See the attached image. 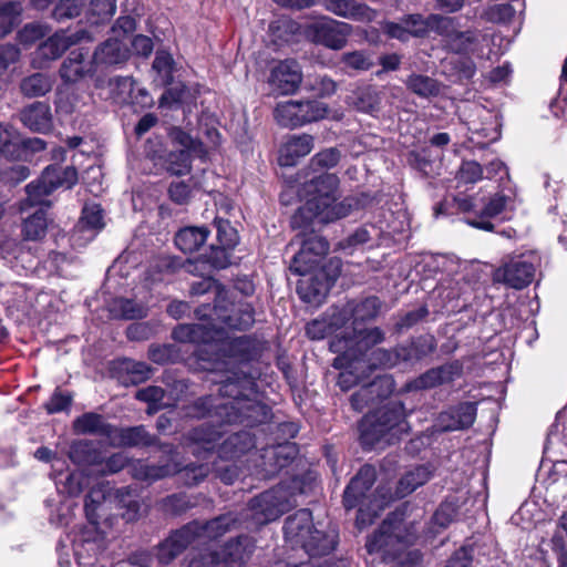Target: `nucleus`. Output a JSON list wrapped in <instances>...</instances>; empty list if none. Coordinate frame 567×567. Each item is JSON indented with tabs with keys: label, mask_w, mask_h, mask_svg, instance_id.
<instances>
[{
	"label": "nucleus",
	"mask_w": 567,
	"mask_h": 567,
	"mask_svg": "<svg viewBox=\"0 0 567 567\" xmlns=\"http://www.w3.org/2000/svg\"><path fill=\"white\" fill-rule=\"evenodd\" d=\"M22 123L31 131L44 133L52 124L50 107L45 103L35 102L20 114Z\"/></svg>",
	"instance_id": "72a5a7b5"
},
{
	"label": "nucleus",
	"mask_w": 567,
	"mask_h": 567,
	"mask_svg": "<svg viewBox=\"0 0 567 567\" xmlns=\"http://www.w3.org/2000/svg\"><path fill=\"white\" fill-rule=\"evenodd\" d=\"M116 11L115 0H91L87 9V22L97 25L109 21Z\"/></svg>",
	"instance_id": "49530a36"
},
{
	"label": "nucleus",
	"mask_w": 567,
	"mask_h": 567,
	"mask_svg": "<svg viewBox=\"0 0 567 567\" xmlns=\"http://www.w3.org/2000/svg\"><path fill=\"white\" fill-rule=\"evenodd\" d=\"M539 258L534 251L512 254L494 271V281L520 290L530 285L535 278Z\"/></svg>",
	"instance_id": "9d476101"
},
{
	"label": "nucleus",
	"mask_w": 567,
	"mask_h": 567,
	"mask_svg": "<svg viewBox=\"0 0 567 567\" xmlns=\"http://www.w3.org/2000/svg\"><path fill=\"white\" fill-rule=\"evenodd\" d=\"M340 157L339 150L334 147L326 148L312 156L311 166L318 169H329L339 163Z\"/></svg>",
	"instance_id": "e2e57ef3"
},
{
	"label": "nucleus",
	"mask_w": 567,
	"mask_h": 567,
	"mask_svg": "<svg viewBox=\"0 0 567 567\" xmlns=\"http://www.w3.org/2000/svg\"><path fill=\"white\" fill-rule=\"evenodd\" d=\"M330 285L313 280L312 278L302 279L298 284V293L307 302L319 303L329 290Z\"/></svg>",
	"instance_id": "09e8293b"
},
{
	"label": "nucleus",
	"mask_w": 567,
	"mask_h": 567,
	"mask_svg": "<svg viewBox=\"0 0 567 567\" xmlns=\"http://www.w3.org/2000/svg\"><path fill=\"white\" fill-rule=\"evenodd\" d=\"M302 80L301 70L296 61L286 60L278 63L270 73L268 83L279 95L293 94Z\"/></svg>",
	"instance_id": "6ab92c4d"
},
{
	"label": "nucleus",
	"mask_w": 567,
	"mask_h": 567,
	"mask_svg": "<svg viewBox=\"0 0 567 567\" xmlns=\"http://www.w3.org/2000/svg\"><path fill=\"white\" fill-rule=\"evenodd\" d=\"M228 328L225 323L218 321L215 340L208 347L199 351V368L210 372H225L226 378L218 381L220 385L230 378L236 382L237 378L247 375L243 371H237L236 365L247 362L252 357L254 344L251 340L246 337H238L234 339L225 338L224 330ZM229 329H233L229 327Z\"/></svg>",
	"instance_id": "7ed1b4c3"
},
{
	"label": "nucleus",
	"mask_w": 567,
	"mask_h": 567,
	"mask_svg": "<svg viewBox=\"0 0 567 567\" xmlns=\"http://www.w3.org/2000/svg\"><path fill=\"white\" fill-rule=\"evenodd\" d=\"M313 148V137L308 134L292 135L280 147L279 164L293 166Z\"/></svg>",
	"instance_id": "a878e982"
},
{
	"label": "nucleus",
	"mask_w": 567,
	"mask_h": 567,
	"mask_svg": "<svg viewBox=\"0 0 567 567\" xmlns=\"http://www.w3.org/2000/svg\"><path fill=\"white\" fill-rule=\"evenodd\" d=\"M110 312L114 318L125 320L140 319L146 316L144 306L124 298L114 299L110 305Z\"/></svg>",
	"instance_id": "a18cd8bd"
},
{
	"label": "nucleus",
	"mask_w": 567,
	"mask_h": 567,
	"mask_svg": "<svg viewBox=\"0 0 567 567\" xmlns=\"http://www.w3.org/2000/svg\"><path fill=\"white\" fill-rule=\"evenodd\" d=\"M339 178L334 174H322L303 185L308 197L306 203L292 215V228L307 224H328L346 217L353 207V199L337 202Z\"/></svg>",
	"instance_id": "f257e3e1"
},
{
	"label": "nucleus",
	"mask_w": 567,
	"mask_h": 567,
	"mask_svg": "<svg viewBox=\"0 0 567 567\" xmlns=\"http://www.w3.org/2000/svg\"><path fill=\"white\" fill-rule=\"evenodd\" d=\"M217 240L220 247L231 249L238 241L237 231L228 223L218 221Z\"/></svg>",
	"instance_id": "774afa93"
},
{
	"label": "nucleus",
	"mask_w": 567,
	"mask_h": 567,
	"mask_svg": "<svg viewBox=\"0 0 567 567\" xmlns=\"http://www.w3.org/2000/svg\"><path fill=\"white\" fill-rule=\"evenodd\" d=\"M168 136L174 145L181 146V151H187L189 154L194 153L203 155L204 150L202 143L190 136L188 133L179 127H173L169 130Z\"/></svg>",
	"instance_id": "603ef678"
},
{
	"label": "nucleus",
	"mask_w": 567,
	"mask_h": 567,
	"mask_svg": "<svg viewBox=\"0 0 567 567\" xmlns=\"http://www.w3.org/2000/svg\"><path fill=\"white\" fill-rule=\"evenodd\" d=\"M515 12L516 11L511 3H501L489 6L485 10L484 16L492 22H506L514 17Z\"/></svg>",
	"instance_id": "0e129e2a"
},
{
	"label": "nucleus",
	"mask_w": 567,
	"mask_h": 567,
	"mask_svg": "<svg viewBox=\"0 0 567 567\" xmlns=\"http://www.w3.org/2000/svg\"><path fill=\"white\" fill-rule=\"evenodd\" d=\"M221 553L217 548L193 549L185 558L186 567H216L223 564Z\"/></svg>",
	"instance_id": "37998d69"
},
{
	"label": "nucleus",
	"mask_w": 567,
	"mask_h": 567,
	"mask_svg": "<svg viewBox=\"0 0 567 567\" xmlns=\"http://www.w3.org/2000/svg\"><path fill=\"white\" fill-rule=\"evenodd\" d=\"M195 530V524H186L173 530L156 546V558L158 563L167 565L176 559L190 544L196 542Z\"/></svg>",
	"instance_id": "4468645a"
},
{
	"label": "nucleus",
	"mask_w": 567,
	"mask_h": 567,
	"mask_svg": "<svg viewBox=\"0 0 567 567\" xmlns=\"http://www.w3.org/2000/svg\"><path fill=\"white\" fill-rule=\"evenodd\" d=\"M341 63L346 69L355 71H367L373 66L371 56L362 51H353L342 54Z\"/></svg>",
	"instance_id": "13d9d810"
},
{
	"label": "nucleus",
	"mask_w": 567,
	"mask_h": 567,
	"mask_svg": "<svg viewBox=\"0 0 567 567\" xmlns=\"http://www.w3.org/2000/svg\"><path fill=\"white\" fill-rule=\"evenodd\" d=\"M255 543L249 536H239L225 544L220 549L223 564L241 565L252 554Z\"/></svg>",
	"instance_id": "473e14b6"
},
{
	"label": "nucleus",
	"mask_w": 567,
	"mask_h": 567,
	"mask_svg": "<svg viewBox=\"0 0 567 567\" xmlns=\"http://www.w3.org/2000/svg\"><path fill=\"white\" fill-rule=\"evenodd\" d=\"M73 429L84 433H103L107 436V431L109 429H112V426L105 424L102 416L94 413H87L79 417L76 422L73 423Z\"/></svg>",
	"instance_id": "864d4df0"
},
{
	"label": "nucleus",
	"mask_w": 567,
	"mask_h": 567,
	"mask_svg": "<svg viewBox=\"0 0 567 567\" xmlns=\"http://www.w3.org/2000/svg\"><path fill=\"white\" fill-rule=\"evenodd\" d=\"M343 342L342 340H332L330 347L333 352L339 353L333 361V367L341 370L338 384L341 390L347 391L368 377V365L367 360L359 359L352 348L343 350Z\"/></svg>",
	"instance_id": "ddd939ff"
},
{
	"label": "nucleus",
	"mask_w": 567,
	"mask_h": 567,
	"mask_svg": "<svg viewBox=\"0 0 567 567\" xmlns=\"http://www.w3.org/2000/svg\"><path fill=\"white\" fill-rule=\"evenodd\" d=\"M374 236L378 235V230L374 227H361L357 229L353 234H351L347 239L339 243L340 249H350L355 248L360 245H364L372 239V234Z\"/></svg>",
	"instance_id": "680f3d73"
},
{
	"label": "nucleus",
	"mask_w": 567,
	"mask_h": 567,
	"mask_svg": "<svg viewBox=\"0 0 567 567\" xmlns=\"http://www.w3.org/2000/svg\"><path fill=\"white\" fill-rule=\"evenodd\" d=\"M252 390V381L249 375L237 378L236 382L230 378L219 388L221 396L228 398L225 403L213 404L210 396L202 398L194 404V411L190 414L195 417H203L210 409L216 410L226 423H244L252 425L267 420L269 410L265 404L257 402L248 396L247 391Z\"/></svg>",
	"instance_id": "f03ea898"
},
{
	"label": "nucleus",
	"mask_w": 567,
	"mask_h": 567,
	"mask_svg": "<svg viewBox=\"0 0 567 567\" xmlns=\"http://www.w3.org/2000/svg\"><path fill=\"white\" fill-rule=\"evenodd\" d=\"M375 481V470L371 465H364L358 474L351 480L343 494V505L347 509L360 506L359 513L363 514V503L367 492L372 487Z\"/></svg>",
	"instance_id": "412c9836"
},
{
	"label": "nucleus",
	"mask_w": 567,
	"mask_h": 567,
	"mask_svg": "<svg viewBox=\"0 0 567 567\" xmlns=\"http://www.w3.org/2000/svg\"><path fill=\"white\" fill-rule=\"evenodd\" d=\"M292 506V493L285 485H278L250 501L251 517L257 525L277 519Z\"/></svg>",
	"instance_id": "f8f14e48"
},
{
	"label": "nucleus",
	"mask_w": 567,
	"mask_h": 567,
	"mask_svg": "<svg viewBox=\"0 0 567 567\" xmlns=\"http://www.w3.org/2000/svg\"><path fill=\"white\" fill-rule=\"evenodd\" d=\"M49 30L40 23L25 24L18 33L20 41L27 45L32 44L35 40L43 38Z\"/></svg>",
	"instance_id": "338daca9"
},
{
	"label": "nucleus",
	"mask_w": 567,
	"mask_h": 567,
	"mask_svg": "<svg viewBox=\"0 0 567 567\" xmlns=\"http://www.w3.org/2000/svg\"><path fill=\"white\" fill-rule=\"evenodd\" d=\"M212 470L213 467L208 463L189 464L179 468L176 463L156 466L137 461L132 465V475L137 480L156 481L178 473L185 485L193 486L202 482Z\"/></svg>",
	"instance_id": "9b49d317"
},
{
	"label": "nucleus",
	"mask_w": 567,
	"mask_h": 567,
	"mask_svg": "<svg viewBox=\"0 0 567 567\" xmlns=\"http://www.w3.org/2000/svg\"><path fill=\"white\" fill-rule=\"evenodd\" d=\"M7 311L17 320L27 316L32 307L30 291L22 285L11 287V297L7 299Z\"/></svg>",
	"instance_id": "ea45409f"
},
{
	"label": "nucleus",
	"mask_w": 567,
	"mask_h": 567,
	"mask_svg": "<svg viewBox=\"0 0 567 567\" xmlns=\"http://www.w3.org/2000/svg\"><path fill=\"white\" fill-rule=\"evenodd\" d=\"M107 439L110 444L115 447L150 446L155 443L154 437L143 425L125 429H109Z\"/></svg>",
	"instance_id": "b1692460"
},
{
	"label": "nucleus",
	"mask_w": 567,
	"mask_h": 567,
	"mask_svg": "<svg viewBox=\"0 0 567 567\" xmlns=\"http://www.w3.org/2000/svg\"><path fill=\"white\" fill-rule=\"evenodd\" d=\"M351 31L350 24L329 18L321 19L311 25L313 41L332 50L342 49Z\"/></svg>",
	"instance_id": "2eb2a0df"
},
{
	"label": "nucleus",
	"mask_w": 567,
	"mask_h": 567,
	"mask_svg": "<svg viewBox=\"0 0 567 567\" xmlns=\"http://www.w3.org/2000/svg\"><path fill=\"white\" fill-rule=\"evenodd\" d=\"M209 292L215 295V305L213 308L207 305L196 309V316L198 319L220 321L228 327L238 328V330H245L252 326L255 321V313L250 305H241L238 307L240 317L237 319L226 313L227 308L223 302L227 300V291L213 278H203L193 282L190 286L192 296H203Z\"/></svg>",
	"instance_id": "6e6552de"
},
{
	"label": "nucleus",
	"mask_w": 567,
	"mask_h": 567,
	"mask_svg": "<svg viewBox=\"0 0 567 567\" xmlns=\"http://www.w3.org/2000/svg\"><path fill=\"white\" fill-rule=\"evenodd\" d=\"M71 44V37L66 31L55 32L41 43L34 52L33 65L43 68L48 62L60 58Z\"/></svg>",
	"instance_id": "393cba45"
},
{
	"label": "nucleus",
	"mask_w": 567,
	"mask_h": 567,
	"mask_svg": "<svg viewBox=\"0 0 567 567\" xmlns=\"http://www.w3.org/2000/svg\"><path fill=\"white\" fill-rule=\"evenodd\" d=\"M286 539L295 547L300 546L310 557L330 554L337 544L334 529L320 530L312 524L309 509H299L286 519Z\"/></svg>",
	"instance_id": "423d86ee"
},
{
	"label": "nucleus",
	"mask_w": 567,
	"mask_h": 567,
	"mask_svg": "<svg viewBox=\"0 0 567 567\" xmlns=\"http://www.w3.org/2000/svg\"><path fill=\"white\" fill-rule=\"evenodd\" d=\"M402 363L401 353L399 346L393 349H377L374 350L370 358L367 359V370L368 372L372 368H383V369H392Z\"/></svg>",
	"instance_id": "c03bdc74"
},
{
	"label": "nucleus",
	"mask_w": 567,
	"mask_h": 567,
	"mask_svg": "<svg viewBox=\"0 0 567 567\" xmlns=\"http://www.w3.org/2000/svg\"><path fill=\"white\" fill-rule=\"evenodd\" d=\"M236 522V518L231 514H225L205 523L193 520L189 524L196 525V540H215L228 533Z\"/></svg>",
	"instance_id": "2f4dec72"
},
{
	"label": "nucleus",
	"mask_w": 567,
	"mask_h": 567,
	"mask_svg": "<svg viewBox=\"0 0 567 567\" xmlns=\"http://www.w3.org/2000/svg\"><path fill=\"white\" fill-rule=\"evenodd\" d=\"M64 462L55 457L52 463V473L55 482L56 491L61 497L56 516L51 515V523L56 526H68L69 514L71 512V472L63 471Z\"/></svg>",
	"instance_id": "dca6fc26"
},
{
	"label": "nucleus",
	"mask_w": 567,
	"mask_h": 567,
	"mask_svg": "<svg viewBox=\"0 0 567 567\" xmlns=\"http://www.w3.org/2000/svg\"><path fill=\"white\" fill-rule=\"evenodd\" d=\"M394 390V382L389 375H380L371 382L363 384L355 391L351 398L350 403L353 410L360 412L370 403L388 398Z\"/></svg>",
	"instance_id": "aec40b11"
},
{
	"label": "nucleus",
	"mask_w": 567,
	"mask_h": 567,
	"mask_svg": "<svg viewBox=\"0 0 567 567\" xmlns=\"http://www.w3.org/2000/svg\"><path fill=\"white\" fill-rule=\"evenodd\" d=\"M20 89L28 97L42 96L52 89V81L44 74L35 73L23 79Z\"/></svg>",
	"instance_id": "8fccbe9b"
},
{
	"label": "nucleus",
	"mask_w": 567,
	"mask_h": 567,
	"mask_svg": "<svg viewBox=\"0 0 567 567\" xmlns=\"http://www.w3.org/2000/svg\"><path fill=\"white\" fill-rule=\"evenodd\" d=\"M103 90L106 91V99L112 100L115 103L124 104L134 102L133 92H135V81L132 76H115L106 81H101L99 84Z\"/></svg>",
	"instance_id": "f704fd0d"
},
{
	"label": "nucleus",
	"mask_w": 567,
	"mask_h": 567,
	"mask_svg": "<svg viewBox=\"0 0 567 567\" xmlns=\"http://www.w3.org/2000/svg\"><path fill=\"white\" fill-rule=\"evenodd\" d=\"M327 113L328 107L321 101L300 102V125L322 120Z\"/></svg>",
	"instance_id": "5fc2aeb1"
},
{
	"label": "nucleus",
	"mask_w": 567,
	"mask_h": 567,
	"mask_svg": "<svg viewBox=\"0 0 567 567\" xmlns=\"http://www.w3.org/2000/svg\"><path fill=\"white\" fill-rule=\"evenodd\" d=\"M166 168L173 175H184L190 171V154L187 151L171 152L167 155Z\"/></svg>",
	"instance_id": "4d7b16f0"
},
{
	"label": "nucleus",
	"mask_w": 567,
	"mask_h": 567,
	"mask_svg": "<svg viewBox=\"0 0 567 567\" xmlns=\"http://www.w3.org/2000/svg\"><path fill=\"white\" fill-rule=\"evenodd\" d=\"M61 183L58 168L48 167L37 182L27 185V197L21 203L20 210L23 213L34 208V212L22 220L21 234L24 240L38 241L45 237L48 229L45 208L51 205L48 197Z\"/></svg>",
	"instance_id": "20e7f679"
},
{
	"label": "nucleus",
	"mask_w": 567,
	"mask_h": 567,
	"mask_svg": "<svg viewBox=\"0 0 567 567\" xmlns=\"http://www.w3.org/2000/svg\"><path fill=\"white\" fill-rule=\"evenodd\" d=\"M135 398L148 404L146 412L150 415L173 405V400L166 395L161 386L156 385H150L138 390Z\"/></svg>",
	"instance_id": "a19ab883"
},
{
	"label": "nucleus",
	"mask_w": 567,
	"mask_h": 567,
	"mask_svg": "<svg viewBox=\"0 0 567 567\" xmlns=\"http://www.w3.org/2000/svg\"><path fill=\"white\" fill-rule=\"evenodd\" d=\"M432 476V471L429 466L421 465L413 470L408 471L399 481L395 495L399 498L414 492L419 486L425 484Z\"/></svg>",
	"instance_id": "4c0bfd02"
},
{
	"label": "nucleus",
	"mask_w": 567,
	"mask_h": 567,
	"mask_svg": "<svg viewBox=\"0 0 567 567\" xmlns=\"http://www.w3.org/2000/svg\"><path fill=\"white\" fill-rule=\"evenodd\" d=\"M224 432L216 429L213 424L203 423L202 425L192 430L188 434V440L192 445V453L199 455L200 450L205 453H210L217 442L223 436Z\"/></svg>",
	"instance_id": "c756f323"
},
{
	"label": "nucleus",
	"mask_w": 567,
	"mask_h": 567,
	"mask_svg": "<svg viewBox=\"0 0 567 567\" xmlns=\"http://www.w3.org/2000/svg\"><path fill=\"white\" fill-rule=\"evenodd\" d=\"M200 322L192 324H179L173 330V338L179 342L202 343L197 350V359L199 360V351L212 344L218 334L217 323L210 319H199Z\"/></svg>",
	"instance_id": "f3484780"
},
{
	"label": "nucleus",
	"mask_w": 567,
	"mask_h": 567,
	"mask_svg": "<svg viewBox=\"0 0 567 567\" xmlns=\"http://www.w3.org/2000/svg\"><path fill=\"white\" fill-rule=\"evenodd\" d=\"M254 445V440L249 433H234L220 444L218 455L223 458H235L249 451Z\"/></svg>",
	"instance_id": "58836bf2"
},
{
	"label": "nucleus",
	"mask_w": 567,
	"mask_h": 567,
	"mask_svg": "<svg viewBox=\"0 0 567 567\" xmlns=\"http://www.w3.org/2000/svg\"><path fill=\"white\" fill-rule=\"evenodd\" d=\"M460 372L457 364H445L431 369L419 378L416 388H433L454 380Z\"/></svg>",
	"instance_id": "79ce46f5"
},
{
	"label": "nucleus",
	"mask_w": 567,
	"mask_h": 567,
	"mask_svg": "<svg viewBox=\"0 0 567 567\" xmlns=\"http://www.w3.org/2000/svg\"><path fill=\"white\" fill-rule=\"evenodd\" d=\"M130 51L122 38L112 37L105 40L94 52L93 59L96 64L113 65L125 62Z\"/></svg>",
	"instance_id": "cd10ccee"
},
{
	"label": "nucleus",
	"mask_w": 567,
	"mask_h": 567,
	"mask_svg": "<svg viewBox=\"0 0 567 567\" xmlns=\"http://www.w3.org/2000/svg\"><path fill=\"white\" fill-rule=\"evenodd\" d=\"M476 408L473 403L465 402L442 412L437 425L442 431H457L470 427L475 420Z\"/></svg>",
	"instance_id": "5701e85b"
},
{
	"label": "nucleus",
	"mask_w": 567,
	"mask_h": 567,
	"mask_svg": "<svg viewBox=\"0 0 567 567\" xmlns=\"http://www.w3.org/2000/svg\"><path fill=\"white\" fill-rule=\"evenodd\" d=\"M401 532V525H393L390 519H385L368 542V551H381L384 560L395 563L396 567L419 566L422 560L421 553L416 549H408V545L412 544L415 538V533H408L403 537Z\"/></svg>",
	"instance_id": "0eeeda50"
},
{
	"label": "nucleus",
	"mask_w": 567,
	"mask_h": 567,
	"mask_svg": "<svg viewBox=\"0 0 567 567\" xmlns=\"http://www.w3.org/2000/svg\"><path fill=\"white\" fill-rule=\"evenodd\" d=\"M121 370L126 372L132 384H138L151 377V368L145 362L125 359L121 362Z\"/></svg>",
	"instance_id": "6e6d98bb"
},
{
	"label": "nucleus",
	"mask_w": 567,
	"mask_h": 567,
	"mask_svg": "<svg viewBox=\"0 0 567 567\" xmlns=\"http://www.w3.org/2000/svg\"><path fill=\"white\" fill-rule=\"evenodd\" d=\"M333 340H342L343 350L352 348L361 360H367V352L375 344L384 340V332L380 328H363L362 326H351V332L343 336H337Z\"/></svg>",
	"instance_id": "a211bd4d"
},
{
	"label": "nucleus",
	"mask_w": 567,
	"mask_h": 567,
	"mask_svg": "<svg viewBox=\"0 0 567 567\" xmlns=\"http://www.w3.org/2000/svg\"><path fill=\"white\" fill-rule=\"evenodd\" d=\"M102 208L99 204H86L78 221L75 234L79 246H85L92 241L104 227Z\"/></svg>",
	"instance_id": "4be33fe9"
},
{
	"label": "nucleus",
	"mask_w": 567,
	"mask_h": 567,
	"mask_svg": "<svg viewBox=\"0 0 567 567\" xmlns=\"http://www.w3.org/2000/svg\"><path fill=\"white\" fill-rule=\"evenodd\" d=\"M408 87L421 97L436 96L440 93L439 83L425 75L413 74L406 81Z\"/></svg>",
	"instance_id": "3c124183"
},
{
	"label": "nucleus",
	"mask_w": 567,
	"mask_h": 567,
	"mask_svg": "<svg viewBox=\"0 0 567 567\" xmlns=\"http://www.w3.org/2000/svg\"><path fill=\"white\" fill-rule=\"evenodd\" d=\"M153 69L158 73L162 84H169L173 71L172 55L164 51L157 52L153 62Z\"/></svg>",
	"instance_id": "bf43d9fd"
},
{
	"label": "nucleus",
	"mask_w": 567,
	"mask_h": 567,
	"mask_svg": "<svg viewBox=\"0 0 567 567\" xmlns=\"http://www.w3.org/2000/svg\"><path fill=\"white\" fill-rule=\"evenodd\" d=\"M456 178L461 183L475 184L483 178V168L475 161H465L462 163Z\"/></svg>",
	"instance_id": "052dcab7"
},
{
	"label": "nucleus",
	"mask_w": 567,
	"mask_h": 567,
	"mask_svg": "<svg viewBox=\"0 0 567 567\" xmlns=\"http://www.w3.org/2000/svg\"><path fill=\"white\" fill-rule=\"evenodd\" d=\"M410 37L422 38L431 31L443 32V24L446 19L439 14H430L424 18L421 14H408L402 18Z\"/></svg>",
	"instance_id": "7c9ffc66"
},
{
	"label": "nucleus",
	"mask_w": 567,
	"mask_h": 567,
	"mask_svg": "<svg viewBox=\"0 0 567 567\" xmlns=\"http://www.w3.org/2000/svg\"><path fill=\"white\" fill-rule=\"evenodd\" d=\"M511 198L503 194H495L488 199L483 212L482 217H495L507 209Z\"/></svg>",
	"instance_id": "69168bd1"
},
{
	"label": "nucleus",
	"mask_w": 567,
	"mask_h": 567,
	"mask_svg": "<svg viewBox=\"0 0 567 567\" xmlns=\"http://www.w3.org/2000/svg\"><path fill=\"white\" fill-rule=\"evenodd\" d=\"M328 9L337 16L361 21H371L375 11L357 0H328Z\"/></svg>",
	"instance_id": "c9c22d12"
},
{
	"label": "nucleus",
	"mask_w": 567,
	"mask_h": 567,
	"mask_svg": "<svg viewBox=\"0 0 567 567\" xmlns=\"http://www.w3.org/2000/svg\"><path fill=\"white\" fill-rule=\"evenodd\" d=\"M399 348L402 363L405 367H413L435 351L436 340L432 334H423L412 339L409 343L400 344Z\"/></svg>",
	"instance_id": "bb28decb"
},
{
	"label": "nucleus",
	"mask_w": 567,
	"mask_h": 567,
	"mask_svg": "<svg viewBox=\"0 0 567 567\" xmlns=\"http://www.w3.org/2000/svg\"><path fill=\"white\" fill-rule=\"evenodd\" d=\"M318 225L307 224L305 227L298 228L300 233L297 234L296 239L300 249L290 264V270L298 275L310 274L328 254V241L315 233Z\"/></svg>",
	"instance_id": "1a4fd4ad"
},
{
	"label": "nucleus",
	"mask_w": 567,
	"mask_h": 567,
	"mask_svg": "<svg viewBox=\"0 0 567 567\" xmlns=\"http://www.w3.org/2000/svg\"><path fill=\"white\" fill-rule=\"evenodd\" d=\"M300 102L287 101L279 103L274 115L277 123L285 127H298L300 125Z\"/></svg>",
	"instance_id": "de8ad7c7"
},
{
	"label": "nucleus",
	"mask_w": 567,
	"mask_h": 567,
	"mask_svg": "<svg viewBox=\"0 0 567 567\" xmlns=\"http://www.w3.org/2000/svg\"><path fill=\"white\" fill-rule=\"evenodd\" d=\"M406 412L401 402L393 401L367 414L360 422V440L363 446L372 449L384 440L390 444L408 432Z\"/></svg>",
	"instance_id": "39448f33"
},
{
	"label": "nucleus",
	"mask_w": 567,
	"mask_h": 567,
	"mask_svg": "<svg viewBox=\"0 0 567 567\" xmlns=\"http://www.w3.org/2000/svg\"><path fill=\"white\" fill-rule=\"evenodd\" d=\"M209 230L202 226H188L179 229L175 235L176 247L186 252L197 251L206 241Z\"/></svg>",
	"instance_id": "e433bc0d"
},
{
	"label": "nucleus",
	"mask_w": 567,
	"mask_h": 567,
	"mask_svg": "<svg viewBox=\"0 0 567 567\" xmlns=\"http://www.w3.org/2000/svg\"><path fill=\"white\" fill-rule=\"evenodd\" d=\"M382 302L378 297H368L357 303H348L340 316L347 318L350 316L351 326H362L363 322L373 320L381 311Z\"/></svg>",
	"instance_id": "c85d7f7f"
}]
</instances>
